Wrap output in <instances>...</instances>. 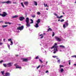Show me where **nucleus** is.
<instances>
[{
    "label": "nucleus",
    "instance_id": "1",
    "mask_svg": "<svg viewBox=\"0 0 76 76\" xmlns=\"http://www.w3.org/2000/svg\"><path fill=\"white\" fill-rule=\"evenodd\" d=\"M54 45H54L51 48V49H53V48H54V51H58L57 50V48L58 47V46H56L57 45V43H55L54 44Z\"/></svg>",
    "mask_w": 76,
    "mask_h": 76
},
{
    "label": "nucleus",
    "instance_id": "2",
    "mask_svg": "<svg viewBox=\"0 0 76 76\" xmlns=\"http://www.w3.org/2000/svg\"><path fill=\"white\" fill-rule=\"evenodd\" d=\"M55 39L57 41H58L59 42H61V38H60L58 37L55 36Z\"/></svg>",
    "mask_w": 76,
    "mask_h": 76
},
{
    "label": "nucleus",
    "instance_id": "3",
    "mask_svg": "<svg viewBox=\"0 0 76 76\" xmlns=\"http://www.w3.org/2000/svg\"><path fill=\"white\" fill-rule=\"evenodd\" d=\"M7 15V14L6 12H3V14H0V16H1L2 17H6Z\"/></svg>",
    "mask_w": 76,
    "mask_h": 76
},
{
    "label": "nucleus",
    "instance_id": "4",
    "mask_svg": "<svg viewBox=\"0 0 76 76\" xmlns=\"http://www.w3.org/2000/svg\"><path fill=\"white\" fill-rule=\"evenodd\" d=\"M24 28V26H23L21 27H18L17 29L18 30H20V31H21V30H23V28Z\"/></svg>",
    "mask_w": 76,
    "mask_h": 76
},
{
    "label": "nucleus",
    "instance_id": "5",
    "mask_svg": "<svg viewBox=\"0 0 76 76\" xmlns=\"http://www.w3.org/2000/svg\"><path fill=\"white\" fill-rule=\"evenodd\" d=\"M69 25V23L67 22H66L65 24L63 25V26L64 28H65L66 26H67Z\"/></svg>",
    "mask_w": 76,
    "mask_h": 76
},
{
    "label": "nucleus",
    "instance_id": "6",
    "mask_svg": "<svg viewBox=\"0 0 76 76\" xmlns=\"http://www.w3.org/2000/svg\"><path fill=\"white\" fill-rule=\"evenodd\" d=\"M12 62H10L7 64V67H12Z\"/></svg>",
    "mask_w": 76,
    "mask_h": 76
},
{
    "label": "nucleus",
    "instance_id": "7",
    "mask_svg": "<svg viewBox=\"0 0 76 76\" xmlns=\"http://www.w3.org/2000/svg\"><path fill=\"white\" fill-rule=\"evenodd\" d=\"M24 4L26 6H28V4H29V2L28 1H25L23 2Z\"/></svg>",
    "mask_w": 76,
    "mask_h": 76
},
{
    "label": "nucleus",
    "instance_id": "8",
    "mask_svg": "<svg viewBox=\"0 0 76 76\" xmlns=\"http://www.w3.org/2000/svg\"><path fill=\"white\" fill-rule=\"evenodd\" d=\"M23 19H25V18L23 17H20L19 18V20L20 21H22Z\"/></svg>",
    "mask_w": 76,
    "mask_h": 76
},
{
    "label": "nucleus",
    "instance_id": "9",
    "mask_svg": "<svg viewBox=\"0 0 76 76\" xmlns=\"http://www.w3.org/2000/svg\"><path fill=\"white\" fill-rule=\"evenodd\" d=\"M22 60L23 61L27 62L28 61V59L26 58H23Z\"/></svg>",
    "mask_w": 76,
    "mask_h": 76
},
{
    "label": "nucleus",
    "instance_id": "10",
    "mask_svg": "<svg viewBox=\"0 0 76 76\" xmlns=\"http://www.w3.org/2000/svg\"><path fill=\"white\" fill-rule=\"evenodd\" d=\"M59 72H61V73H63L64 72V69L63 68H61V69H58Z\"/></svg>",
    "mask_w": 76,
    "mask_h": 76
},
{
    "label": "nucleus",
    "instance_id": "11",
    "mask_svg": "<svg viewBox=\"0 0 76 76\" xmlns=\"http://www.w3.org/2000/svg\"><path fill=\"white\" fill-rule=\"evenodd\" d=\"M6 4H12V1L9 0L6 1Z\"/></svg>",
    "mask_w": 76,
    "mask_h": 76
},
{
    "label": "nucleus",
    "instance_id": "12",
    "mask_svg": "<svg viewBox=\"0 0 76 76\" xmlns=\"http://www.w3.org/2000/svg\"><path fill=\"white\" fill-rule=\"evenodd\" d=\"M29 21V18H26V23H28Z\"/></svg>",
    "mask_w": 76,
    "mask_h": 76
},
{
    "label": "nucleus",
    "instance_id": "13",
    "mask_svg": "<svg viewBox=\"0 0 76 76\" xmlns=\"http://www.w3.org/2000/svg\"><path fill=\"white\" fill-rule=\"evenodd\" d=\"M30 24H31L30 23H26V26L27 27H29L31 26V25Z\"/></svg>",
    "mask_w": 76,
    "mask_h": 76
},
{
    "label": "nucleus",
    "instance_id": "14",
    "mask_svg": "<svg viewBox=\"0 0 76 76\" xmlns=\"http://www.w3.org/2000/svg\"><path fill=\"white\" fill-rule=\"evenodd\" d=\"M34 26L35 28H38L39 27V25H38V23H36L35 25H34Z\"/></svg>",
    "mask_w": 76,
    "mask_h": 76
},
{
    "label": "nucleus",
    "instance_id": "15",
    "mask_svg": "<svg viewBox=\"0 0 76 76\" xmlns=\"http://www.w3.org/2000/svg\"><path fill=\"white\" fill-rule=\"evenodd\" d=\"M10 73L9 72H7L5 74V76H10Z\"/></svg>",
    "mask_w": 76,
    "mask_h": 76
},
{
    "label": "nucleus",
    "instance_id": "16",
    "mask_svg": "<svg viewBox=\"0 0 76 76\" xmlns=\"http://www.w3.org/2000/svg\"><path fill=\"white\" fill-rule=\"evenodd\" d=\"M39 37H40L41 39L43 38H44V35L43 34H41L39 36Z\"/></svg>",
    "mask_w": 76,
    "mask_h": 76
},
{
    "label": "nucleus",
    "instance_id": "17",
    "mask_svg": "<svg viewBox=\"0 0 76 76\" xmlns=\"http://www.w3.org/2000/svg\"><path fill=\"white\" fill-rule=\"evenodd\" d=\"M21 67L19 66V65H17L16 66V69H21Z\"/></svg>",
    "mask_w": 76,
    "mask_h": 76
},
{
    "label": "nucleus",
    "instance_id": "18",
    "mask_svg": "<svg viewBox=\"0 0 76 76\" xmlns=\"http://www.w3.org/2000/svg\"><path fill=\"white\" fill-rule=\"evenodd\" d=\"M34 4L35 6H37L38 5V3H37V2L34 1Z\"/></svg>",
    "mask_w": 76,
    "mask_h": 76
},
{
    "label": "nucleus",
    "instance_id": "19",
    "mask_svg": "<svg viewBox=\"0 0 76 76\" xmlns=\"http://www.w3.org/2000/svg\"><path fill=\"white\" fill-rule=\"evenodd\" d=\"M63 15H61L59 17L58 16H57L56 17V18H59V19H60V18H63Z\"/></svg>",
    "mask_w": 76,
    "mask_h": 76
},
{
    "label": "nucleus",
    "instance_id": "20",
    "mask_svg": "<svg viewBox=\"0 0 76 76\" xmlns=\"http://www.w3.org/2000/svg\"><path fill=\"white\" fill-rule=\"evenodd\" d=\"M7 26H8V25H3L2 26V28H6V27H7Z\"/></svg>",
    "mask_w": 76,
    "mask_h": 76
},
{
    "label": "nucleus",
    "instance_id": "21",
    "mask_svg": "<svg viewBox=\"0 0 76 76\" xmlns=\"http://www.w3.org/2000/svg\"><path fill=\"white\" fill-rule=\"evenodd\" d=\"M4 23L5 24H9V25H11V24L12 23H10V22H5Z\"/></svg>",
    "mask_w": 76,
    "mask_h": 76
},
{
    "label": "nucleus",
    "instance_id": "22",
    "mask_svg": "<svg viewBox=\"0 0 76 76\" xmlns=\"http://www.w3.org/2000/svg\"><path fill=\"white\" fill-rule=\"evenodd\" d=\"M37 23L39 24V23H40V19H38L37 21Z\"/></svg>",
    "mask_w": 76,
    "mask_h": 76
},
{
    "label": "nucleus",
    "instance_id": "23",
    "mask_svg": "<svg viewBox=\"0 0 76 76\" xmlns=\"http://www.w3.org/2000/svg\"><path fill=\"white\" fill-rule=\"evenodd\" d=\"M18 17V15H15L12 17V18H17Z\"/></svg>",
    "mask_w": 76,
    "mask_h": 76
},
{
    "label": "nucleus",
    "instance_id": "24",
    "mask_svg": "<svg viewBox=\"0 0 76 76\" xmlns=\"http://www.w3.org/2000/svg\"><path fill=\"white\" fill-rule=\"evenodd\" d=\"M1 73H2V75H4V71H1Z\"/></svg>",
    "mask_w": 76,
    "mask_h": 76
},
{
    "label": "nucleus",
    "instance_id": "25",
    "mask_svg": "<svg viewBox=\"0 0 76 76\" xmlns=\"http://www.w3.org/2000/svg\"><path fill=\"white\" fill-rule=\"evenodd\" d=\"M59 47H62V48H65V47L64 46L62 45H61L59 46Z\"/></svg>",
    "mask_w": 76,
    "mask_h": 76
},
{
    "label": "nucleus",
    "instance_id": "26",
    "mask_svg": "<svg viewBox=\"0 0 76 76\" xmlns=\"http://www.w3.org/2000/svg\"><path fill=\"white\" fill-rule=\"evenodd\" d=\"M60 69H61V67H64V66L63 65H60Z\"/></svg>",
    "mask_w": 76,
    "mask_h": 76
},
{
    "label": "nucleus",
    "instance_id": "27",
    "mask_svg": "<svg viewBox=\"0 0 76 76\" xmlns=\"http://www.w3.org/2000/svg\"><path fill=\"white\" fill-rule=\"evenodd\" d=\"M52 31V29L51 28H49L48 30V31Z\"/></svg>",
    "mask_w": 76,
    "mask_h": 76
},
{
    "label": "nucleus",
    "instance_id": "28",
    "mask_svg": "<svg viewBox=\"0 0 76 76\" xmlns=\"http://www.w3.org/2000/svg\"><path fill=\"white\" fill-rule=\"evenodd\" d=\"M44 5L45 6V7H48V5H47V4H46L45 5V3H44Z\"/></svg>",
    "mask_w": 76,
    "mask_h": 76
},
{
    "label": "nucleus",
    "instance_id": "29",
    "mask_svg": "<svg viewBox=\"0 0 76 76\" xmlns=\"http://www.w3.org/2000/svg\"><path fill=\"white\" fill-rule=\"evenodd\" d=\"M37 14L38 15H41V13L40 12H37Z\"/></svg>",
    "mask_w": 76,
    "mask_h": 76
},
{
    "label": "nucleus",
    "instance_id": "30",
    "mask_svg": "<svg viewBox=\"0 0 76 76\" xmlns=\"http://www.w3.org/2000/svg\"><path fill=\"white\" fill-rule=\"evenodd\" d=\"M3 65L5 67H7V64H3Z\"/></svg>",
    "mask_w": 76,
    "mask_h": 76
},
{
    "label": "nucleus",
    "instance_id": "31",
    "mask_svg": "<svg viewBox=\"0 0 76 76\" xmlns=\"http://www.w3.org/2000/svg\"><path fill=\"white\" fill-rule=\"evenodd\" d=\"M31 22L30 23H34V21L32 19H31Z\"/></svg>",
    "mask_w": 76,
    "mask_h": 76
},
{
    "label": "nucleus",
    "instance_id": "32",
    "mask_svg": "<svg viewBox=\"0 0 76 76\" xmlns=\"http://www.w3.org/2000/svg\"><path fill=\"white\" fill-rule=\"evenodd\" d=\"M21 5L22 6H23V7H25V6H24V5L23 4V2L21 3Z\"/></svg>",
    "mask_w": 76,
    "mask_h": 76
},
{
    "label": "nucleus",
    "instance_id": "33",
    "mask_svg": "<svg viewBox=\"0 0 76 76\" xmlns=\"http://www.w3.org/2000/svg\"><path fill=\"white\" fill-rule=\"evenodd\" d=\"M64 19H62L60 20V22H64Z\"/></svg>",
    "mask_w": 76,
    "mask_h": 76
},
{
    "label": "nucleus",
    "instance_id": "34",
    "mask_svg": "<svg viewBox=\"0 0 76 76\" xmlns=\"http://www.w3.org/2000/svg\"><path fill=\"white\" fill-rule=\"evenodd\" d=\"M57 62H58V63H60V60L59 59V60H58Z\"/></svg>",
    "mask_w": 76,
    "mask_h": 76
},
{
    "label": "nucleus",
    "instance_id": "35",
    "mask_svg": "<svg viewBox=\"0 0 76 76\" xmlns=\"http://www.w3.org/2000/svg\"><path fill=\"white\" fill-rule=\"evenodd\" d=\"M8 41H12L11 39H8Z\"/></svg>",
    "mask_w": 76,
    "mask_h": 76
},
{
    "label": "nucleus",
    "instance_id": "36",
    "mask_svg": "<svg viewBox=\"0 0 76 76\" xmlns=\"http://www.w3.org/2000/svg\"><path fill=\"white\" fill-rule=\"evenodd\" d=\"M54 35H55V34H54V32H53V34H52V37H54Z\"/></svg>",
    "mask_w": 76,
    "mask_h": 76
},
{
    "label": "nucleus",
    "instance_id": "37",
    "mask_svg": "<svg viewBox=\"0 0 76 76\" xmlns=\"http://www.w3.org/2000/svg\"><path fill=\"white\" fill-rule=\"evenodd\" d=\"M11 44H10V45H13V41H11Z\"/></svg>",
    "mask_w": 76,
    "mask_h": 76
},
{
    "label": "nucleus",
    "instance_id": "38",
    "mask_svg": "<svg viewBox=\"0 0 76 76\" xmlns=\"http://www.w3.org/2000/svg\"><path fill=\"white\" fill-rule=\"evenodd\" d=\"M53 14L54 15H55V16H57V14L55 13H54Z\"/></svg>",
    "mask_w": 76,
    "mask_h": 76
},
{
    "label": "nucleus",
    "instance_id": "39",
    "mask_svg": "<svg viewBox=\"0 0 76 76\" xmlns=\"http://www.w3.org/2000/svg\"><path fill=\"white\" fill-rule=\"evenodd\" d=\"M38 58H39V57L38 56L35 58V59H38Z\"/></svg>",
    "mask_w": 76,
    "mask_h": 76
},
{
    "label": "nucleus",
    "instance_id": "40",
    "mask_svg": "<svg viewBox=\"0 0 76 76\" xmlns=\"http://www.w3.org/2000/svg\"><path fill=\"white\" fill-rule=\"evenodd\" d=\"M53 58H56V57H57V56H53Z\"/></svg>",
    "mask_w": 76,
    "mask_h": 76
},
{
    "label": "nucleus",
    "instance_id": "41",
    "mask_svg": "<svg viewBox=\"0 0 76 76\" xmlns=\"http://www.w3.org/2000/svg\"><path fill=\"white\" fill-rule=\"evenodd\" d=\"M2 3L4 4V3L6 4V1H4L2 2Z\"/></svg>",
    "mask_w": 76,
    "mask_h": 76
},
{
    "label": "nucleus",
    "instance_id": "42",
    "mask_svg": "<svg viewBox=\"0 0 76 76\" xmlns=\"http://www.w3.org/2000/svg\"><path fill=\"white\" fill-rule=\"evenodd\" d=\"M39 61H40V62H41L42 63V61L41 59H39Z\"/></svg>",
    "mask_w": 76,
    "mask_h": 76
},
{
    "label": "nucleus",
    "instance_id": "43",
    "mask_svg": "<svg viewBox=\"0 0 76 76\" xmlns=\"http://www.w3.org/2000/svg\"><path fill=\"white\" fill-rule=\"evenodd\" d=\"M3 43L2 42H0V45H3Z\"/></svg>",
    "mask_w": 76,
    "mask_h": 76
},
{
    "label": "nucleus",
    "instance_id": "44",
    "mask_svg": "<svg viewBox=\"0 0 76 76\" xmlns=\"http://www.w3.org/2000/svg\"><path fill=\"white\" fill-rule=\"evenodd\" d=\"M40 67V65H39L38 66V67H37V69H39V67Z\"/></svg>",
    "mask_w": 76,
    "mask_h": 76
},
{
    "label": "nucleus",
    "instance_id": "45",
    "mask_svg": "<svg viewBox=\"0 0 76 76\" xmlns=\"http://www.w3.org/2000/svg\"><path fill=\"white\" fill-rule=\"evenodd\" d=\"M69 65H70V63H71V62H70V60H69Z\"/></svg>",
    "mask_w": 76,
    "mask_h": 76
},
{
    "label": "nucleus",
    "instance_id": "46",
    "mask_svg": "<svg viewBox=\"0 0 76 76\" xmlns=\"http://www.w3.org/2000/svg\"><path fill=\"white\" fill-rule=\"evenodd\" d=\"M8 48L10 49V45H9L8 44Z\"/></svg>",
    "mask_w": 76,
    "mask_h": 76
},
{
    "label": "nucleus",
    "instance_id": "47",
    "mask_svg": "<svg viewBox=\"0 0 76 76\" xmlns=\"http://www.w3.org/2000/svg\"><path fill=\"white\" fill-rule=\"evenodd\" d=\"M2 62H3V61L1 60V61H0V63H2Z\"/></svg>",
    "mask_w": 76,
    "mask_h": 76
},
{
    "label": "nucleus",
    "instance_id": "48",
    "mask_svg": "<svg viewBox=\"0 0 76 76\" xmlns=\"http://www.w3.org/2000/svg\"><path fill=\"white\" fill-rule=\"evenodd\" d=\"M76 56V55L73 56H72V57H74L75 58V56Z\"/></svg>",
    "mask_w": 76,
    "mask_h": 76
},
{
    "label": "nucleus",
    "instance_id": "49",
    "mask_svg": "<svg viewBox=\"0 0 76 76\" xmlns=\"http://www.w3.org/2000/svg\"><path fill=\"white\" fill-rule=\"evenodd\" d=\"M32 18H34L35 17V15L32 16Z\"/></svg>",
    "mask_w": 76,
    "mask_h": 76
},
{
    "label": "nucleus",
    "instance_id": "50",
    "mask_svg": "<svg viewBox=\"0 0 76 76\" xmlns=\"http://www.w3.org/2000/svg\"><path fill=\"white\" fill-rule=\"evenodd\" d=\"M45 73H48V70L46 71V72H45Z\"/></svg>",
    "mask_w": 76,
    "mask_h": 76
},
{
    "label": "nucleus",
    "instance_id": "51",
    "mask_svg": "<svg viewBox=\"0 0 76 76\" xmlns=\"http://www.w3.org/2000/svg\"><path fill=\"white\" fill-rule=\"evenodd\" d=\"M13 4H16V2H13Z\"/></svg>",
    "mask_w": 76,
    "mask_h": 76
},
{
    "label": "nucleus",
    "instance_id": "52",
    "mask_svg": "<svg viewBox=\"0 0 76 76\" xmlns=\"http://www.w3.org/2000/svg\"><path fill=\"white\" fill-rule=\"evenodd\" d=\"M56 53V51H54V52H53V53H54V54H55V53Z\"/></svg>",
    "mask_w": 76,
    "mask_h": 76
},
{
    "label": "nucleus",
    "instance_id": "53",
    "mask_svg": "<svg viewBox=\"0 0 76 76\" xmlns=\"http://www.w3.org/2000/svg\"><path fill=\"white\" fill-rule=\"evenodd\" d=\"M44 67V66H43V65H42L41 66V68H42V67Z\"/></svg>",
    "mask_w": 76,
    "mask_h": 76
},
{
    "label": "nucleus",
    "instance_id": "54",
    "mask_svg": "<svg viewBox=\"0 0 76 76\" xmlns=\"http://www.w3.org/2000/svg\"><path fill=\"white\" fill-rule=\"evenodd\" d=\"M74 66H76V64H74Z\"/></svg>",
    "mask_w": 76,
    "mask_h": 76
},
{
    "label": "nucleus",
    "instance_id": "55",
    "mask_svg": "<svg viewBox=\"0 0 76 76\" xmlns=\"http://www.w3.org/2000/svg\"><path fill=\"white\" fill-rule=\"evenodd\" d=\"M5 40H6V39H4V42H5Z\"/></svg>",
    "mask_w": 76,
    "mask_h": 76
},
{
    "label": "nucleus",
    "instance_id": "56",
    "mask_svg": "<svg viewBox=\"0 0 76 76\" xmlns=\"http://www.w3.org/2000/svg\"><path fill=\"white\" fill-rule=\"evenodd\" d=\"M56 59H57V60H58V59H59V58H57Z\"/></svg>",
    "mask_w": 76,
    "mask_h": 76
},
{
    "label": "nucleus",
    "instance_id": "57",
    "mask_svg": "<svg viewBox=\"0 0 76 76\" xmlns=\"http://www.w3.org/2000/svg\"><path fill=\"white\" fill-rule=\"evenodd\" d=\"M43 34V35L44 36V35H45V33H44L43 34Z\"/></svg>",
    "mask_w": 76,
    "mask_h": 76
},
{
    "label": "nucleus",
    "instance_id": "58",
    "mask_svg": "<svg viewBox=\"0 0 76 76\" xmlns=\"http://www.w3.org/2000/svg\"><path fill=\"white\" fill-rule=\"evenodd\" d=\"M45 54H47V52L45 50Z\"/></svg>",
    "mask_w": 76,
    "mask_h": 76
},
{
    "label": "nucleus",
    "instance_id": "59",
    "mask_svg": "<svg viewBox=\"0 0 76 76\" xmlns=\"http://www.w3.org/2000/svg\"><path fill=\"white\" fill-rule=\"evenodd\" d=\"M15 56H16V57H18V55H15Z\"/></svg>",
    "mask_w": 76,
    "mask_h": 76
},
{
    "label": "nucleus",
    "instance_id": "60",
    "mask_svg": "<svg viewBox=\"0 0 76 76\" xmlns=\"http://www.w3.org/2000/svg\"><path fill=\"white\" fill-rule=\"evenodd\" d=\"M48 63V61H46V65H47V63Z\"/></svg>",
    "mask_w": 76,
    "mask_h": 76
},
{
    "label": "nucleus",
    "instance_id": "61",
    "mask_svg": "<svg viewBox=\"0 0 76 76\" xmlns=\"http://www.w3.org/2000/svg\"><path fill=\"white\" fill-rule=\"evenodd\" d=\"M41 48L42 50H44V49L43 48Z\"/></svg>",
    "mask_w": 76,
    "mask_h": 76
},
{
    "label": "nucleus",
    "instance_id": "62",
    "mask_svg": "<svg viewBox=\"0 0 76 76\" xmlns=\"http://www.w3.org/2000/svg\"><path fill=\"white\" fill-rule=\"evenodd\" d=\"M1 22H3V21H0V23H1Z\"/></svg>",
    "mask_w": 76,
    "mask_h": 76
},
{
    "label": "nucleus",
    "instance_id": "63",
    "mask_svg": "<svg viewBox=\"0 0 76 76\" xmlns=\"http://www.w3.org/2000/svg\"><path fill=\"white\" fill-rule=\"evenodd\" d=\"M60 19H59V20H58V21H60Z\"/></svg>",
    "mask_w": 76,
    "mask_h": 76
},
{
    "label": "nucleus",
    "instance_id": "64",
    "mask_svg": "<svg viewBox=\"0 0 76 76\" xmlns=\"http://www.w3.org/2000/svg\"><path fill=\"white\" fill-rule=\"evenodd\" d=\"M75 3H76V0L75 1Z\"/></svg>",
    "mask_w": 76,
    "mask_h": 76
}]
</instances>
